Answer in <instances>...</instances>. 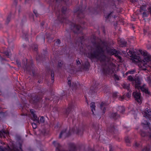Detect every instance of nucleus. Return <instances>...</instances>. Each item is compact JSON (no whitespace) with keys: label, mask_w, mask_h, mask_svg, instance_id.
I'll return each mask as SVG.
<instances>
[{"label":"nucleus","mask_w":151,"mask_h":151,"mask_svg":"<svg viewBox=\"0 0 151 151\" xmlns=\"http://www.w3.org/2000/svg\"><path fill=\"white\" fill-rule=\"evenodd\" d=\"M139 52L144 56V59L142 60L139 56L136 55V52L133 50H127L128 55L132 58L133 62L137 63H141L143 66L147 68L143 69L144 70L151 71V56L145 50H139Z\"/></svg>","instance_id":"f257e3e1"},{"label":"nucleus","mask_w":151,"mask_h":151,"mask_svg":"<svg viewBox=\"0 0 151 151\" xmlns=\"http://www.w3.org/2000/svg\"><path fill=\"white\" fill-rule=\"evenodd\" d=\"M97 52L99 53H102V55L100 57L101 61L106 62V60L108 61L107 63V67L106 68H103L102 69V73L103 75H107L113 74L116 68L115 64L111 62L110 61L109 59L104 54V50L103 48L99 45H97L96 46Z\"/></svg>","instance_id":"f03ea898"},{"label":"nucleus","mask_w":151,"mask_h":151,"mask_svg":"<svg viewBox=\"0 0 151 151\" xmlns=\"http://www.w3.org/2000/svg\"><path fill=\"white\" fill-rule=\"evenodd\" d=\"M22 65L24 72L27 73L31 75L32 72L33 77H35L37 76V74H36L35 73V67L32 60H28L27 58H24L22 60Z\"/></svg>","instance_id":"7ed1b4c3"},{"label":"nucleus","mask_w":151,"mask_h":151,"mask_svg":"<svg viewBox=\"0 0 151 151\" xmlns=\"http://www.w3.org/2000/svg\"><path fill=\"white\" fill-rule=\"evenodd\" d=\"M84 130L83 127L81 129H80L78 128H77L76 126V128L74 127L71 130L70 129L68 132H67V129H65L61 131L59 134V138H60L62 137L64 138L67 137L71 135L72 133H75L78 135H82Z\"/></svg>","instance_id":"20e7f679"},{"label":"nucleus","mask_w":151,"mask_h":151,"mask_svg":"<svg viewBox=\"0 0 151 151\" xmlns=\"http://www.w3.org/2000/svg\"><path fill=\"white\" fill-rule=\"evenodd\" d=\"M29 47L28 49L30 50H32L35 51L36 54V60L37 61L40 62L42 61H44L48 58L47 56V51L46 50H44L43 51V55H42L41 56L37 52L38 46L36 43H34L33 44L30 43L29 45Z\"/></svg>","instance_id":"39448f33"},{"label":"nucleus","mask_w":151,"mask_h":151,"mask_svg":"<svg viewBox=\"0 0 151 151\" xmlns=\"http://www.w3.org/2000/svg\"><path fill=\"white\" fill-rule=\"evenodd\" d=\"M143 128L145 129H148V132L143 130H140V134L141 136L143 137H147L151 140V128L150 127V124L147 120H144L142 122Z\"/></svg>","instance_id":"423d86ee"},{"label":"nucleus","mask_w":151,"mask_h":151,"mask_svg":"<svg viewBox=\"0 0 151 151\" xmlns=\"http://www.w3.org/2000/svg\"><path fill=\"white\" fill-rule=\"evenodd\" d=\"M28 96L29 98V102L33 104H36L41 99L40 96L35 93L29 94Z\"/></svg>","instance_id":"0eeeda50"},{"label":"nucleus","mask_w":151,"mask_h":151,"mask_svg":"<svg viewBox=\"0 0 151 151\" xmlns=\"http://www.w3.org/2000/svg\"><path fill=\"white\" fill-rule=\"evenodd\" d=\"M74 106L73 103L71 102L69 104L67 109H63L61 111L63 114L65 115L66 117H67L68 114L70 113V114H72L71 111L72 109H74Z\"/></svg>","instance_id":"6e6552de"},{"label":"nucleus","mask_w":151,"mask_h":151,"mask_svg":"<svg viewBox=\"0 0 151 151\" xmlns=\"http://www.w3.org/2000/svg\"><path fill=\"white\" fill-rule=\"evenodd\" d=\"M70 24L71 25V29L75 34L81 33L82 28L81 26L76 25L73 23L70 22Z\"/></svg>","instance_id":"1a4fd4ad"},{"label":"nucleus","mask_w":151,"mask_h":151,"mask_svg":"<svg viewBox=\"0 0 151 151\" xmlns=\"http://www.w3.org/2000/svg\"><path fill=\"white\" fill-rule=\"evenodd\" d=\"M107 52L111 55H114L116 57L118 58L119 61H120L122 60L121 57L119 55V51H117L115 49H109L107 50Z\"/></svg>","instance_id":"9d476101"},{"label":"nucleus","mask_w":151,"mask_h":151,"mask_svg":"<svg viewBox=\"0 0 151 151\" xmlns=\"http://www.w3.org/2000/svg\"><path fill=\"white\" fill-rule=\"evenodd\" d=\"M68 84L70 88L72 89L73 91H75L80 86V85L78 82H75L73 83L72 85H71V81L70 80H68Z\"/></svg>","instance_id":"9b49d317"},{"label":"nucleus","mask_w":151,"mask_h":151,"mask_svg":"<svg viewBox=\"0 0 151 151\" xmlns=\"http://www.w3.org/2000/svg\"><path fill=\"white\" fill-rule=\"evenodd\" d=\"M102 55V53H99L97 52V51H93L92 52H91L88 54V57L90 59H100V57Z\"/></svg>","instance_id":"f8f14e48"},{"label":"nucleus","mask_w":151,"mask_h":151,"mask_svg":"<svg viewBox=\"0 0 151 151\" xmlns=\"http://www.w3.org/2000/svg\"><path fill=\"white\" fill-rule=\"evenodd\" d=\"M132 95L135 101L138 103L139 104H141L142 103V98L141 97V94L139 92L137 91L134 92L132 93Z\"/></svg>","instance_id":"ddd939ff"},{"label":"nucleus","mask_w":151,"mask_h":151,"mask_svg":"<svg viewBox=\"0 0 151 151\" xmlns=\"http://www.w3.org/2000/svg\"><path fill=\"white\" fill-rule=\"evenodd\" d=\"M143 116L150 121H151V111L147 108L145 111L142 112Z\"/></svg>","instance_id":"4468645a"},{"label":"nucleus","mask_w":151,"mask_h":151,"mask_svg":"<svg viewBox=\"0 0 151 151\" xmlns=\"http://www.w3.org/2000/svg\"><path fill=\"white\" fill-rule=\"evenodd\" d=\"M98 89V86H97L96 84H95L93 85L91 87L89 93L92 96L94 97V96H93H93L94 94H95L97 92Z\"/></svg>","instance_id":"2eb2a0df"},{"label":"nucleus","mask_w":151,"mask_h":151,"mask_svg":"<svg viewBox=\"0 0 151 151\" xmlns=\"http://www.w3.org/2000/svg\"><path fill=\"white\" fill-rule=\"evenodd\" d=\"M106 131L109 132L111 134L114 135L117 132V130L114 127L113 124H111L109 127L106 130Z\"/></svg>","instance_id":"dca6fc26"},{"label":"nucleus","mask_w":151,"mask_h":151,"mask_svg":"<svg viewBox=\"0 0 151 151\" xmlns=\"http://www.w3.org/2000/svg\"><path fill=\"white\" fill-rule=\"evenodd\" d=\"M109 117L111 119L116 120L120 118V116L116 112H113L109 115Z\"/></svg>","instance_id":"f3484780"},{"label":"nucleus","mask_w":151,"mask_h":151,"mask_svg":"<svg viewBox=\"0 0 151 151\" xmlns=\"http://www.w3.org/2000/svg\"><path fill=\"white\" fill-rule=\"evenodd\" d=\"M107 105V103L105 102H102L100 106V109L102 110L103 114H104L106 111V107Z\"/></svg>","instance_id":"a211bd4d"},{"label":"nucleus","mask_w":151,"mask_h":151,"mask_svg":"<svg viewBox=\"0 0 151 151\" xmlns=\"http://www.w3.org/2000/svg\"><path fill=\"white\" fill-rule=\"evenodd\" d=\"M145 85L144 84L141 87H140V89L143 93H145L146 94L150 95H151L150 92L149 91L147 88L145 87Z\"/></svg>","instance_id":"6ab92c4d"},{"label":"nucleus","mask_w":151,"mask_h":151,"mask_svg":"<svg viewBox=\"0 0 151 151\" xmlns=\"http://www.w3.org/2000/svg\"><path fill=\"white\" fill-rule=\"evenodd\" d=\"M23 96L22 97L21 99L22 101V103L23 104V105L21 104H19L18 105V107L21 108L20 109H21V110H22L24 109V106H25V104H26V98L22 95Z\"/></svg>","instance_id":"aec40b11"},{"label":"nucleus","mask_w":151,"mask_h":151,"mask_svg":"<svg viewBox=\"0 0 151 151\" xmlns=\"http://www.w3.org/2000/svg\"><path fill=\"white\" fill-rule=\"evenodd\" d=\"M82 66L83 69L85 70H88L90 66V63L88 61L85 62L84 64H82Z\"/></svg>","instance_id":"412c9836"},{"label":"nucleus","mask_w":151,"mask_h":151,"mask_svg":"<svg viewBox=\"0 0 151 151\" xmlns=\"http://www.w3.org/2000/svg\"><path fill=\"white\" fill-rule=\"evenodd\" d=\"M8 134V132L2 129L0 131V138L5 137Z\"/></svg>","instance_id":"4be33fe9"},{"label":"nucleus","mask_w":151,"mask_h":151,"mask_svg":"<svg viewBox=\"0 0 151 151\" xmlns=\"http://www.w3.org/2000/svg\"><path fill=\"white\" fill-rule=\"evenodd\" d=\"M117 110L120 113L123 114L125 111V107L123 106H119L117 108Z\"/></svg>","instance_id":"5701e85b"},{"label":"nucleus","mask_w":151,"mask_h":151,"mask_svg":"<svg viewBox=\"0 0 151 151\" xmlns=\"http://www.w3.org/2000/svg\"><path fill=\"white\" fill-rule=\"evenodd\" d=\"M135 87L136 88H137L138 89H139L140 87L141 86H140L141 84V82L139 79H135Z\"/></svg>","instance_id":"b1692460"},{"label":"nucleus","mask_w":151,"mask_h":151,"mask_svg":"<svg viewBox=\"0 0 151 151\" xmlns=\"http://www.w3.org/2000/svg\"><path fill=\"white\" fill-rule=\"evenodd\" d=\"M52 99H51V98H45V100L44 101L45 105V106H48L49 104V102L51 101H52Z\"/></svg>","instance_id":"393cba45"},{"label":"nucleus","mask_w":151,"mask_h":151,"mask_svg":"<svg viewBox=\"0 0 151 151\" xmlns=\"http://www.w3.org/2000/svg\"><path fill=\"white\" fill-rule=\"evenodd\" d=\"M91 110L92 112V114H94L93 111L95 110L96 106L94 102H92L91 105Z\"/></svg>","instance_id":"a878e982"},{"label":"nucleus","mask_w":151,"mask_h":151,"mask_svg":"<svg viewBox=\"0 0 151 151\" xmlns=\"http://www.w3.org/2000/svg\"><path fill=\"white\" fill-rule=\"evenodd\" d=\"M51 72V80L53 83L54 81V71L53 70H51L50 69H49L48 71L49 72V71Z\"/></svg>","instance_id":"bb28decb"},{"label":"nucleus","mask_w":151,"mask_h":151,"mask_svg":"<svg viewBox=\"0 0 151 151\" xmlns=\"http://www.w3.org/2000/svg\"><path fill=\"white\" fill-rule=\"evenodd\" d=\"M136 72V70L135 69H131V70H128V71L127 72L125 73V75L126 76H127L128 74H133L135 73Z\"/></svg>","instance_id":"cd10ccee"},{"label":"nucleus","mask_w":151,"mask_h":151,"mask_svg":"<svg viewBox=\"0 0 151 151\" xmlns=\"http://www.w3.org/2000/svg\"><path fill=\"white\" fill-rule=\"evenodd\" d=\"M102 89L104 93H107L109 92V88L108 86L105 85L102 87Z\"/></svg>","instance_id":"c85d7f7f"},{"label":"nucleus","mask_w":151,"mask_h":151,"mask_svg":"<svg viewBox=\"0 0 151 151\" xmlns=\"http://www.w3.org/2000/svg\"><path fill=\"white\" fill-rule=\"evenodd\" d=\"M32 115V119L33 121H36L37 122L39 123V118H37V116L35 114H33Z\"/></svg>","instance_id":"c756f323"},{"label":"nucleus","mask_w":151,"mask_h":151,"mask_svg":"<svg viewBox=\"0 0 151 151\" xmlns=\"http://www.w3.org/2000/svg\"><path fill=\"white\" fill-rule=\"evenodd\" d=\"M52 111L55 113L59 114L60 112V109L57 106L54 107L53 108Z\"/></svg>","instance_id":"7c9ffc66"},{"label":"nucleus","mask_w":151,"mask_h":151,"mask_svg":"<svg viewBox=\"0 0 151 151\" xmlns=\"http://www.w3.org/2000/svg\"><path fill=\"white\" fill-rule=\"evenodd\" d=\"M125 142L127 143V145L128 146H130V140L128 137H126L125 139Z\"/></svg>","instance_id":"2f4dec72"},{"label":"nucleus","mask_w":151,"mask_h":151,"mask_svg":"<svg viewBox=\"0 0 151 151\" xmlns=\"http://www.w3.org/2000/svg\"><path fill=\"white\" fill-rule=\"evenodd\" d=\"M122 86L124 88L128 90H129L130 89V87L129 85L126 83L123 84Z\"/></svg>","instance_id":"473e14b6"},{"label":"nucleus","mask_w":151,"mask_h":151,"mask_svg":"<svg viewBox=\"0 0 151 151\" xmlns=\"http://www.w3.org/2000/svg\"><path fill=\"white\" fill-rule=\"evenodd\" d=\"M127 79L128 81L131 82L134 81L135 79L132 76H129L127 77Z\"/></svg>","instance_id":"72a5a7b5"},{"label":"nucleus","mask_w":151,"mask_h":151,"mask_svg":"<svg viewBox=\"0 0 151 151\" xmlns=\"http://www.w3.org/2000/svg\"><path fill=\"white\" fill-rule=\"evenodd\" d=\"M63 64V62L61 60H59L58 62V68H61Z\"/></svg>","instance_id":"f704fd0d"},{"label":"nucleus","mask_w":151,"mask_h":151,"mask_svg":"<svg viewBox=\"0 0 151 151\" xmlns=\"http://www.w3.org/2000/svg\"><path fill=\"white\" fill-rule=\"evenodd\" d=\"M146 80L149 84H151V76L147 77Z\"/></svg>","instance_id":"c9c22d12"},{"label":"nucleus","mask_w":151,"mask_h":151,"mask_svg":"<svg viewBox=\"0 0 151 151\" xmlns=\"http://www.w3.org/2000/svg\"><path fill=\"white\" fill-rule=\"evenodd\" d=\"M45 121V118L44 117V116H41L40 118V120H39V122L38 123V124L40 123H43Z\"/></svg>","instance_id":"e433bc0d"},{"label":"nucleus","mask_w":151,"mask_h":151,"mask_svg":"<svg viewBox=\"0 0 151 151\" xmlns=\"http://www.w3.org/2000/svg\"><path fill=\"white\" fill-rule=\"evenodd\" d=\"M142 151H150L149 146H148L145 147L142 149Z\"/></svg>","instance_id":"4c0bfd02"},{"label":"nucleus","mask_w":151,"mask_h":151,"mask_svg":"<svg viewBox=\"0 0 151 151\" xmlns=\"http://www.w3.org/2000/svg\"><path fill=\"white\" fill-rule=\"evenodd\" d=\"M133 146L136 148H137L141 147V145L140 144L137 143V142H135Z\"/></svg>","instance_id":"58836bf2"},{"label":"nucleus","mask_w":151,"mask_h":151,"mask_svg":"<svg viewBox=\"0 0 151 151\" xmlns=\"http://www.w3.org/2000/svg\"><path fill=\"white\" fill-rule=\"evenodd\" d=\"M4 54L7 56L8 58H9L10 57V52H9L7 50V51H4Z\"/></svg>","instance_id":"ea45409f"},{"label":"nucleus","mask_w":151,"mask_h":151,"mask_svg":"<svg viewBox=\"0 0 151 151\" xmlns=\"http://www.w3.org/2000/svg\"><path fill=\"white\" fill-rule=\"evenodd\" d=\"M118 93L117 92H113L112 94V96L113 98H115L118 96Z\"/></svg>","instance_id":"a19ab883"},{"label":"nucleus","mask_w":151,"mask_h":151,"mask_svg":"<svg viewBox=\"0 0 151 151\" xmlns=\"http://www.w3.org/2000/svg\"><path fill=\"white\" fill-rule=\"evenodd\" d=\"M32 125V127L33 129H35L37 127V125L35 123H32L31 124Z\"/></svg>","instance_id":"79ce46f5"},{"label":"nucleus","mask_w":151,"mask_h":151,"mask_svg":"<svg viewBox=\"0 0 151 151\" xmlns=\"http://www.w3.org/2000/svg\"><path fill=\"white\" fill-rule=\"evenodd\" d=\"M16 63L19 67H21V62L19 60H17Z\"/></svg>","instance_id":"37998d69"},{"label":"nucleus","mask_w":151,"mask_h":151,"mask_svg":"<svg viewBox=\"0 0 151 151\" xmlns=\"http://www.w3.org/2000/svg\"><path fill=\"white\" fill-rule=\"evenodd\" d=\"M11 19V16H9L7 18L6 22L7 24H8L10 21Z\"/></svg>","instance_id":"c03bdc74"},{"label":"nucleus","mask_w":151,"mask_h":151,"mask_svg":"<svg viewBox=\"0 0 151 151\" xmlns=\"http://www.w3.org/2000/svg\"><path fill=\"white\" fill-rule=\"evenodd\" d=\"M68 95L67 94H65L64 93V94H62V95H61V96L60 97V98L61 99H63V97H66H66Z\"/></svg>","instance_id":"a18cd8bd"},{"label":"nucleus","mask_w":151,"mask_h":151,"mask_svg":"<svg viewBox=\"0 0 151 151\" xmlns=\"http://www.w3.org/2000/svg\"><path fill=\"white\" fill-rule=\"evenodd\" d=\"M114 78L115 80H116L117 81H118L119 79V76L116 74H115L114 75Z\"/></svg>","instance_id":"49530a36"},{"label":"nucleus","mask_w":151,"mask_h":151,"mask_svg":"<svg viewBox=\"0 0 151 151\" xmlns=\"http://www.w3.org/2000/svg\"><path fill=\"white\" fill-rule=\"evenodd\" d=\"M143 17H147L148 16V15L146 12H144L142 14Z\"/></svg>","instance_id":"de8ad7c7"},{"label":"nucleus","mask_w":151,"mask_h":151,"mask_svg":"<svg viewBox=\"0 0 151 151\" xmlns=\"http://www.w3.org/2000/svg\"><path fill=\"white\" fill-rule=\"evenodd\" d=\"M60 125V124L59 122H58L56 125L55 126L54 128L55 129H57L59 127V126Z\"/></svg>","instance_id":"09e8293b"},{"label":"nucleus","mask_w":151,"mask_h":151,"mask_svg":"<svg viewBox=\"0 0 151 151\" xmlns=\"http://www.w3.org/2000/svg\"><path fill=\"white\" fill-rule=\"evenodd\" d=\"M61 42H60V40L59 39H58L56 41V43L58 45H59L60 44V43Z\"/></svg>","instance_id":"8fccbe9b"},{"label":"nucleus","mask_w":151,"mask_h":151,"mask_svg":"<svg viewBox=\"0 0 151 151\" xmlns=\"http://www.w3.org/2000/svg\"><path fill=\"white\" fill-rule=\"evenodd\" d=\"M30 113H31V114L32 115L33 114H35L34 113V112H35L34 110L33 109H30Z\"/></svg>","instance_id":"3c124183"},{"label":"nucleus","mask_w":151,"mask_h":151,"mask_svg":"<svg viewBox=\"0 0 151 151\" xmlns=\"http://www.w3.org/2000/svg\"><path fill=\"white\" fill-rule=\"evenodd\" d=\"M22 49H26V48H27V47L26 45H25V44H23L22 46Z\"/></svg>","instance_id":"603ef678"},{"label":"nucleus","mask_w":151,"mask_h":151,"mask_svg":"<svg viewBox=\"0 0 151 151\" xmlns=\"http://www.w3.org/2000/svg\"><path fill=\"white\" fill-rule=\"evenodd\" d=\"M147 47L148 49H151V45L150 44H148L147 45Z\"/></svg>","instance_id":"864d4df0"},{"label":"nucleus","mask_w":151,"mask_h":151,"mask_svg":"<svg viewBox=\"0 0 151 151\" xmlns=\"http://www.w3.org/2000/svg\"><path fill=\"white\" fill-rule=\"evenodd\" d=\"M112 14V12H111L110 14H109L107 16H106L105 15H104V16L106 18H108L109 17H110Z\"/></svg>","instance_id":"5fc2aeb1"},{"label":"nucleus","mask_w":151,"mask_h":151,"mask_svg":"<svg viewBox=\"0 0 151 151\" xmlns=\"http://www.w3.org/2000/svg\"><path fill=\"white\" fill-rule=\"evenodd\" d=\"M76 64L77 65L81 64V63L79 59L76 60Z\"/></svg>","instance_id":"6e6d98bb"},{"label":"nucleus","mask_w":151,"mask_h":151,"mask_svg":"<svg viewBox=\"0 0 151 151\" xmlns=\"http://www.w3.org/2000/svg\"><path fill=\"white\" fill-rule=\"evenodd\" d=\"M42 79H40L38 81V82L39 83H42Z\"/></svg>","instance_id":"4d7b16f0"},{"label":"nucleus","mask_w":151,"mask_h":151,"mask_svg":"<svg viewBox=\"0 0 151 151\" xmlns=\"http://www.w3.org/2000/svg\"><path fill=\"white\" fill-rule=\"evenodd\" d=\"M70 117L72 119V122L73 123V122H74V120H73V117H74V116L73 115V116H71L70 115Z\"/></svg>","instance_id":"13d9d810"},{"label":"nucleus","mask_w":151,"mask_h":151,"mask_svg":"<svg viewBox=\"0 0 151 151\" xmlns=\"http://www.w3.org/2000/svg\"><path fill=\"white\" fill-rule=\"evenodd\" d=\"M126 95L128 97H129L130 96L131 94L129 93H127Z\"/></svg>","instance_id":"bf43d9fd"},{"label":"nucleus","mask_w":151,"mask_h":151,"mask_svg":"<svg viewBox=\"0 0 151 151\" xmlns=\"http://www.w3.org/2000/svg\"><path fill=\"white\" fill-rule=\"evenodd\" d=\"M25 39V40L26 41H29V39H30V40L31 41H32V40H31V39L32 38H24Z\"/></svg>","instance_id":"052dcab7"},{"label":"nucleus","mask_w":151,"mask_h":151,"mask_svg":"<svg viewBox=\"0 0 151 151\" xmlns=\"http://www.w3.org/2000/svg\"><path fill=\"white\" fill-rule=\"evenodd\" d=\"M143 32L145 34L147 32V30H146L145 29H143Z\"/></svg>","instance_id":"680f3d73"},{"label":"nucleus","mask_w":151,"mask_h":151,"mask_svg":"<svg viewBox=\"0 0 151 151\" xmlns=\"http://www.w3.org/2000/svg\"><path fill=\"white\" fill-rule=\"evenodd\" d=\"M48 41H52L53 40H52V39L53 38H48Z\"/></svg>","instance_id":"e2e57ef3"},{"label":"nucleus","mask_w":151,"mask_h":151,"mask_svg":"<svg viewBox=\"0 0 151 151\" xmlns=\"http://www.w3.org/2000/svg\"><path fill=\"white\" fill-rule=\"evenodd\" d=\"M148 37H151V32H150V33L149 34Z\"/></svg>","instance_id":"0e129e2a"},{"label":"nucleus","mask_w":151,"mask_h":151,"mask_svg":"<svg viewBox=\"0 0 151 151\" xmlns=\"http://www.w3.org/2000/svg\"><path fill=\"white\" fill-rule=\"evenodd\" d=\"M127 44V42H124V46H125Z\"/></svg>","instance_id":"69168bd1"},{"label":"nucleus","mask_w":151,"mask_h":151,"mask_svg":"<svg viewBox=\"0 0 151 151\" xmlns=\"http://www.w3.org/2000/svg\"><path fill=\"white\" fill-rule=\"evenodd\" d=\"M34 13L35 14V15L37 16V12L36 11H34Z\"/></svg>","instance_id":"338daca9"},{"label":"nucleus","mask_w":151,"mask_h":151,"mask_svg":"<svg viewBox=\"0 0 151 151\" xmlns=\"http://www.w3.org/2000/svg\"><path fill=\"white\" fill-rule=\"evenodd\" d=\"M148 10L150 11V13L151 14V8H149L148 9Z\"/></svg>","instance_id":"774afa93"}]
</instances>
